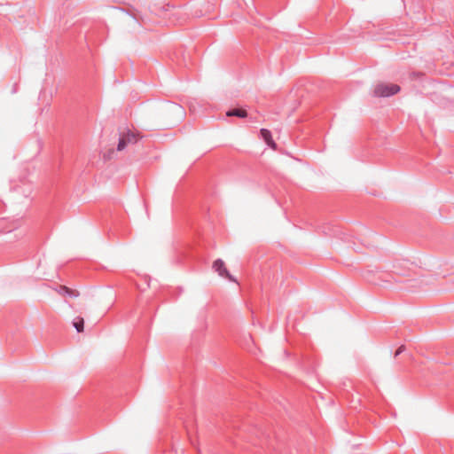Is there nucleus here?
<instances>
[{"mask_svg": "<svg viewBox=\"0 0 454 454\" xmlns=\"http://www.w3.org/2000/svg\"><path fill=\"white\" fill-rule=\"evenodd\" d=\"M59 293L62 295H67L69 297H77L79 293L73 290L66 286H59Z\"/></svg>", "mask_w": 454, "mask_h": 454, "instance_id": "0eeeda50", "label": "nucleus"}, {"mask_svg": "<svg viewBox=\"0 0 454 454\" xmlns=\"http://www.w3.org/2000/svg\"><path fill=\"white\" fill-rule=\"evenodd\" d=\"M226 115L229 117L235 116L239 118H246L247 116V113L246 109L243 108H232L226 112Z\"/></svg>", "mask_w": 454, "mask_h": 454, "instance_id": "423d86ee", "label": "nucleus"}, {"mask_svg": "<svg viewBox=\"0 0 454 454\" xmlns=\"http://www.w3.org/2000/svg\"><path fill=\"white\" fill-rule=\"evenodd\" d=\"M400 91V86L395 83H380L376 85L373 94L378 98H388Z\"/></svg>", "mask_w": 454, "mask_h": 454, "instance_id": "7ed1b4c3", "label": "nucleus"}, {"mask_svg": "<svg viewBox=\"0 0 454 454\" xmlns=\"http://www.w3.org/2000/svg\"><path fill=\"white\" fill-rule=\"evenodd\" d=\"M132 17V21L134 23V25H137L138 27H141L142 26V23H143V20H140V17L137 14V13H133L131 15Z\"/></svg>", "mask_w": 454, "mask_h": 454, "instance_id": "1a4fd4ad", "label": "nucleus"}, {"mask_svg": "<svg viewBox=\"0 0 454 454\" xmlns=\"http://www.w3.org/2000/svg\"><path fill=\"white\" fill-rule=\"evenodd\" d=\"M404 349H405V347H404L403 345L400 346V347L396 349V351H395V357H396V356H398L400 354H402V353L404 351Z\"/></svg>", "mask_w": 454, "mask_h": 454, "instance_id": "9b49d317", "label": "nucleus"}, {"mask_svg": "<svg viewBox=\"0 0 454 454\" xmlns=\"http://www.w3.org/2000/svg\"><path fill=\"white\" fill-rule=\"evenodd\" d=\"M213 269L219 276L228 278L230 281L237 282L234 277L230 274L225 267L224 262L222 259H216L213 263Z\"/></svg>", "mask_w": 454, "mask_h": 454, "instance_id": "20e7f679", "label": "nucleus"}, {"mask_svg": "<svg viewBox=\"0 0 454 454\" xmlns=\"http://www.w3.org/2000/svg\"><path fill=\"white\" fill-rule=\"evenodd\" d=\"M413 263L409 260L398 259L395 260L392 266V274L380 273L378 277L383 283L390 284L394 279V275L396 276H410L411 267Z\"/></svg>", "mask_w": 454, "mask_h": 454, "instance_id": "f257e3e1", "label": "nucleus"}, {"mask_svg": "<svg viewBox=\"0 0 454 454\" xmlns=\"http://www.w3.org/2000/svg\"><path fill=\"white\" fill-rule=\"evenodd\" d=\"M73 326L75 328L77 333H82L84 329V320L82 317H76L73 322Z\"/></svg>", "mask_w": 454, "mask_h": 454, "instance_id": "6e6552de", "label": "nucleus"}, {"mask_svg": "<svg viewBox=\"0 0 454 454\" xmlns=\"http://www.w3.org/2000/svg\"><path fill=\"white\" fill-rule=\"evenodd\" d=\"M261 138L272 149L277 148V144L274 142L271 132L267 129H261L260 130Z\"/></svg>", "mask_w": 454, "mask_h": 454, "instance_id": "39448f33", "label": "nucleus"}, {"mask_svg": "<svg viewBox=\"0 0 454 454\" xmlns=\"http://www.w3.org/2000/svg\"><path fill=\"white\" fill-rule=\"evenodd\" d=\"M5 221L4 219H0V232H10L12 231V229H6L5 226Z\"/></svg>", "mask_w": 454, "mask_h": 454, "instance_id": "9d476101", "label": "nucleus"}, {"mask_svg": "<svg viewBox=\"0 0 454 454\" xmlns=\"http://www.w3.org/2000/svg\"><path fill=\"white\" fill-rule=\"evenodd\" d=\"M142 136L138 132H134L129 129H124L119 133V141L117 145V151H122L129 144H136Z\"/></svg>", "mask_w": 454, "mask_h": 454, "instance_id": "f03ea898", "label": "nucleus"}]
</instances>
